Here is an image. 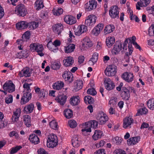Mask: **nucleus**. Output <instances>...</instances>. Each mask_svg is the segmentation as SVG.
<instances>
[{"label":"nucleus","instance_id":"1","mask_svg":"<svg viewBox=\"0 0 154 154\" xmlns=\"http://www.w3.org/2000/svg\"><path fill=\"white\" fill-rule=\"evenodd\" d=\"M15 12L19 16L24 17L27 13L26 9L22 4H19L16 7Z\"/></svg>","mask_w":154,"mask_h":154},{"label":"nucleus","instance_id":"2","mask_svg":"<svg viewBox=\"0 0 154 154\" xmlns=\"http://www.w3.org/2000/svg\"><path fill=\"white\" fill-rule=\"evenodd\" d=\"M117 67L114 65H110L108 66L105 71V75L108 76H113L115 75L117 71Z\"/></svg>","mask_w":154,"mask_h":154},{"label":"nucleus","instance_id":"3","mask_svg":"<svg viewBox=\"0 0 154 154\" xmlns=\"http://www.w3.org/2000/svg\"><path fill=\"white\" fill-rule=\"evenodd\" d=\"M3 88L5 90L9 93H11L15 90V85L11 81L6 82L3 85Z\"/></svg>","mask_w":154,"mask_h":154},{"label":"nucleus","instance_id":"4","mask_svg":"<svg viewBox=\"0 0 154 154\" xmlns=\"http://www.w3.org/2000/svg\"><path fill=\"white\" fill-rule=\"evenodd\" d=\"M118 8L117 6H114L111 7L109 11L110 16L112 18H119V11L118 10Z\"/></svg>","mask_w":154,"mask_h":154},{"label":"nucleus","instance_id":"5","mask_svg":"<svg viewBox=\"0 0 154 154\" xmlns=\"http://www.w3.org/2000/svg\"><path fill=\"white\" fill-rule=\"evenodd\" d=\"M96 17L93 15L88 16L87 18L85 20V23L86 25L91 27L94 26L96 21Z\"/></svg>","mask_w":154,"mask_h":154},{"label":"nucleus","instance_id":"6","mask_svg":"<svg viewBox=\"0 0 154 154\" xmlns=\"http://www.w3.org/2000/svg\"><path fill=\"white\" fill-rule=\"evenodd\" d=\"M104 84L106 89L107 90H111L113 89L115 87L113 81L109 78L107 77L104 79Z\"/></svg>","mask_w":154,"mask_h":154},{"label":"nucleus","instance_id":"7","mask_svg":"<svg viewBox=\"0 0 154 154\" xmlns=\"http://www.w3.org/2000/svg\"><path fill=\"white\" fill-rule=\"evenodd\" d=\"M32 73V69L28 67H26L19 72V75L20 77L24 76L27 77L30 76Z\"/></svg>","mask_w":154,"mask_h":154},{"label":"nucleus","instance_id":"8","mask_svg":"<svg viewBox=\"0 0 154 154\" xmlns=\"http://www.w3.org/2000/svg\"><path fill=\"white\" fill-rule=\"evenodd\" d=\"M122 78L128 82H132L134 80L133 74L130 72H125L122 75Z\"/></svg>","mask_w":154,"mask_h":154},{"label":"nucleus","instance_id":"9","mask_svg":"<svg viewBox=\"0 0 154 154\" xmlns=\"http://www.w3.org/2000/svg\"><path fill=\"white\" fill-rule=\"evenodd\" d=\"M97 119L101 124H103L108 120V118L106 114L103 112H101L97 115Z\"/></svg>","mask_w":154,"mask_h":154},{"label":"nucleus","instance_id":"10","mask_svg":"<svg viewBox=\"0 0 154 154\" xmlns=\"http://www.w3.org/2000/svg\"><path fill=\"white\" fill-rule=\"evenodd\" d=\"M122 48V44L120 42H116L112 51L113 54L116 55L119 54Z\"/></svg>","mask_w":154,"mask_h":154},{"label":"nucleus","instance_id":"11","mask_svg":"<svg viewBox=\"0 0 154 154\" xmlns=\"http://www.w3.org/2000/svg\"><path fill=\"white\" fill-rule=\"evenodd\" d=\"M134 120L130 117H126L123 119V127L127 128L128 127H131V125L134 123Z\"/></svg>","mask_w":154,"mask_h":154},{"label":"nucleus","instance_id":"12","mask_svg":"<svg viewBox=\"0 0 154 154\" xmlns=\"http://www.w3.org/2000/svg\"><path fill=\"white\" fill-rule=\"evenodd\" d=\"M62 77L66 81L69 83H71L73 80V76L71 72L69 71H65L62 75Z\"/></svg>","mask_w":154,"mask_h":154},{"label":"nucleus","instance_id":"13","mask_svg":"<svg viewBox=\"0 0 154 154\" xmlns=\"http://www.w3.org/2000/svg\"><path fill=\"white\" fill-rule=\"evenodd\" d=\"M32 97V94L30 92H26L23 94L21 100L22 104H24L28 102L31 99Z\"/></svg>","mask_w":154,"mask_h":154},{"label":"nucleus","instance_id":"14","mask_svg":"<svg viewBox=\"0 0 154 154\" xmlns=\"http://www.w3.org/2000/svg\"><path fill=\"white\" fill-rule=\"evenodd\" d=\"M63 25L61 23L55 25L52 27L53 31L58 35H60L61 32L63 30Z\"/></svg>","mask_w":154,"mask_h":154},{"label":"nucleus","instance_id":"15","mask_svg":"<svg viewBox=\"0 0 154 154\" xmlns=\"http://www.w3.org/2000/svg\"><path fill=\"white\" fill-rule=\"evenodd\" d=\"M97 2L94 0L90 1L89 3H87L85 5V8L88 9V11L95 9L97 6Z\"/></svg>","mask_w":154,"mask_h":154},{"label":"nucleus","instance_id":"16","mask_svg":"<svg viewBox=\"0 0 154 154\" xmlns=\"http://www.w3.org/2000/svg\"><path fill=\"white\" fill-rule=\"evenodd\" d=\"M64 20L66 23L72 25L76 23V18L75 17L69 15L65 16L64 18Z\"/></svg>","mask_w":154,"mask_h":154},{"label":"nucleus","instance_id":"17","mask_svg":"<svg viewBox=\"0 0 154 154\" xmlns=\"http://www.w3.org/2000/svg\"><path fill=\"white\" fill-rule=\"evenodd\" d=\"M150 3V0H140V2H138L136 5L137 9L140 10V6L146 7Z\"/></svg>","mask_w":154,"mask_h":154},{"label":"nucleus","instance_id":"18","mask_svg":"<svg viewBox=\"0 0 154 154\" xmlns=\"http://www.w3.org/2000/svg\"><path fill=\"white\" fill-rule=\"evenodd\" d=\"M28 23L25 21H21L16 24L17 28L18 29H24L28 26Z\"/></svg>","mask_w":154,"mask_h":154},{"label":"nucleus","instance_id":"19","mask_svg":"<svg viewBox=\"0 0 154 154\" xmlns=\"http://www.w3.org/2000/svg\"><path fill=\"white\" fill-rule=\"evenodd\" d=\"M21 113V110L20 109H16V111L14 112L13 115L11 118L13 122H17L19 119Z\"/></svg>","mask_w":154,"mask_h":154},{"label":"nucleus","instance_id":"20","mask_svg":"<svg viewBox=\"0 0 154 154\" xmlns=\"http://www.w3.org/2000/svg\"><path fill=\"white\" fill-rule=\"evenodd\" d=\"M72 144L73 147H78L80 145V141L78 136L76 135L73 136L72 140Z\"/></svg>","mask_w":154,"mask_h":154},{"label":"nucleus","instance_id":"21","mask_svg":"<svg viewBox=\"0 0 154 154\" xmlns=\"http://www.w3.org/2000/svg\"><path fill=\"white\" fill-rule=\"evenodd\" d=\"M140 137L139 136L132 137L127 140V143L130 145H134L140 141Z\"/></svg>","mask_w":154,"mask_h":154},{"label":"nucleus","instance_id":"22","mask_svg":"<svg viewBox=\"0 0 154 154\" xmlns=\"http://www.w3.org/2000/svg\"><path fill=\"white\" fill-rule=\"evenodd\" d=\"M67 96L64 94H62L58 96L55 100L61 105H63L66 101Z\"/></svg>","mask_w":154,"mask_h":154},{"label":"nucleus","instance_id":"23","mask_svg":"<svg viewBox=\"0 0 154 154\" xmlns=\"http://www.w3.org/2000/svg\"><path fill=\"white\" fill-rule=\"evenodd\" d=\"M83 83L81 80H77L74 83L73 91H77L81 89L82 87Z\"/></svg>","mask_w":154,"mask_h":154},{"label":"nucleus","instance_id":"24","mask_svg":"<svg viewBox=\"0 0 154 154\" xmlns=\"http://www.w3.org/2000/svg\"><path fill=\"white\" fill-rule=\"evenodd\" d=\"M34 108V104L32 103L26 106L24 108L23 111L25 113L28 114L32 112Z\"/></svg>","mask_w":154,"mask_h":154},{"label":"nucleus","instance_id":"25","mask_svg":"<svg viewBox=\"0 0 154 154\" xmlns=\"http://www.w3.org/2000/svg\"><path fill=\"white\" fill-rule=\"evenodd\" d=\"M85 128L90 127L91 128H95L97 126L98 122L96 120H93L85 122Z\"/></svg>","mask_w":154,"mask_h":154},{"label":"nucleus","instance_id":"26","mask_svg":"<svg viewBox=\"0 0 154 154\" xmlns=\"http://www.w3.org/2000/svg\"><path fill=\"white\" fill-rule=\"evenodd\" d=\"M29 139L31 142L34 144H38L39 142V138L35 134H32L30 135Z\"/></svg>","mask_w":154,"mask_h":154},{"label":"nucleus","instance_id":"27","mask_svg":"<svg viewBox=\"0 0 154 154\" xmlns=\"http://www.w3.org/2000/svg\"><path fill=\"white\" fill-rule=\"evenodd\" d=\"M64 65L66 66H70L72 65L74 62V60L72 57L69 56L63 60Z\"/></svg>","mask_w":154,"mask_h":154},{"label":"nucleus","instance_id":"28","mask_svg":"<svg viewBox=\"0 0 154 154\" xmlns=\"http://www.w3.org/2000/svg\"><path fill=\"white\" fill-rule=\"evenodd\" d=\"M80 98L78 96H73L70 99V103L72 106H76L80 102Z\"/></svg>","mask_w":154,"mask_h":154},{"label":"nucleus","instance_id":"29","mask_svg":"<svg viewBox=\"0 0 154 154\" xmlns=\"http://www.w3.org/2000/svg\"><path fill=\"white\" fill-rule=\"evenodd\" d=\"M87 31V26L84 25H82L80 26L78 31L75 32V33L76 35H79L82 33L86 32Z\"/></svg>","mask_w":154,"mask_h":154},{"label":"nucleus","instance_id":"30","mask_svg":"<svg viewBox=\"0 0 154 154\" xmlns=\"http://www.w3.org/2000/svg\"><path fill=\"white\" fill-rule=\"evenodd\" d=\"M98 55L97 53L93 54L92 58L89 61L90 64L94 65L97 62L98 59Z\"/></svg>","mask_w":154,"mask_h":154},{"label":"nucleus","instance_id":"31","mask_svg":"<svg viewBox=\"0 0 154 154\" xmlns=\"http://www.w3.org/2000/svg\"><path fill=\"white\" fill-rule=\"evenodd\" d=\"M64 85V83L62 82L58 81L53 84V87L54 89L59 90L63 88Z\"/></svg>","mask_w":154,"mask_h":154},{"label":"nucleus","instance_id":"32","mask_svg":"<svg viewBox=\"0 0 154 154\" xmlns=\"http://www.w3.org/2000/svg\"><path fill=\"white\" fill-rule=\"evenodd\" d=\"M23 119L25 125L27 127L31 126V118L28 115H25L23 116Z\"/></svg>","mask_w":154,"mask_h":154},{"label":"nucleus","instance_id":"33","mask_svg":"<svg viewBox=\"0 0 154 154\" xmlns=\"http://www.w3.org/2000/svg\"><path fill=\"white\" fill-rule=\"evenodd\" d=\"M103 133L102 131L100 130H96L94 134L92 136L93 139L96 140L100 138L102 136Z\"/></svg>","mask_w":154,"mask_h":154},{"label":"nucleus","instance_id":"34","mask_svg":"<svg viewBox=\"0 0 154 154\" xmlns=\"http://www.w3.org/2000/svg\"><path fill=\"white\" fill-rule=\"evenodd\" d=\"M43 49V46L42 45L37 44L35 51L38 52V54L41 57L43 56L44 55V54L42 52Z\"/></svg>","mask_w":154,"mask_h":154},{"label":"nucleus","instance_id":"35","mask_svg":"<svg viewBox=\"0 0 154 154\" xmlns=\"http://www.w3.org/2000/svg\"><path fill=\"white\" fill-rule=\"evenodd\" d=\"M115 42V39L114 37H108L106 39V45L110 48L112 45Z\"/></svg>","mask_w":154,"mask_h":154},{"label":"nucleus","instance_id":"36","mask_svg":"<svg viewBox=\"0 0 154 154\" xmlns=\"http://www.w3.org/2000/svg\"><path fill=\"white\" fill-rule=\"evenodd\" d=\"M58 140L47 141V146L49 148H53L57 145Z\"/></svg>","mask_w":154,"mask_h":154},{"label":"nucleus","instance_id":"37","mask_svg":"<svg viewBox=\"0 0 154 154\" xmlns=\"http://www.w3.org/2000/svg\"><path fill=\"white\" fill-rule=\"evenodd\" d=\"M44 6L42 0H37L35 2V8L37 10L42 8Z\"/></svg>","mask_w":154,"mask_h":154},{"label":"nucleus","instance_id":"38","mask_svg":"<svg viewBox=\"0 0 154 154\" xmlns=\"http://www.w3.org/2000/svg\"><path fill=\"white\" fill-rule=\"evenodd\" d=\"M64 114L66 118H71L73 116L72 111L70 109H66L64 111Z\"/></svg>","mask_w":154,"mask_h":154},{"label":"nucleus","instance_id":"39","mask_svg":"<svg viewBox=\"0 0 154 154\" xmlns=\"http://www.w3.org/2000/svg\"><path fill=\"white\" fill-rule=\"evenodd\" d=\"M115 29V27L113 25H111L106 26L104 29V32L106 34L109 33L113 32Z\"/></svg>","mask_w":154,"mask_h":154},{"label":"nucleus","instance_id":"40","mask_svg":"<svg viewBox=\"0 0 154 154\" xmlns=\"http://www.w3.org/2000/svg\"><path fill=\"white\" fill-rule=\"evenodd\" d=\"M75 48V45L73 44H70L66 48L65 52L70 53L73 52Z\"/></svg>","mask_w":154,"mask_h":154},{"label":"nucleus","instance_id":"41","mask_svg":"<svg viewBox=\"0 0 154 154\" xmlns=\"http://www.w3.org/2000/svg\"><path fill=\"white\" fill-rule=\"evenodd\" d=\"M84 100L86 103L88 102V103L90 104H93L94 101L93 98L90 96H85L84 97Z\"/></svg>","mask_w":154,"mask_h":154},{"label":"nucleus","instance_id":"42","mask_svg":"<svg viewBox=\"0 0 154 154\" xmlns=\"http://www.w3.org/2000/svg\"><path fill=\"white\" fill-rule=\"evenodd\" d=\"M28 26L30 29H34L38 26V23L35 21H32L28 23Z\"/></svg>","mask_w":154,"mask_h":154},{"label":"nucleus","instance_id":"43","mask_svg":"<svg viewBox=\"0 0 154 154\" xmlns=\"http://www.w3.org/2000/svg\"><path fill=\"white\" fill-rule=\"evenodd\" d=\"M126 92H122L121 96L122 98L125 100H128L130 97L129 91L126 90Z\"/></svg>","mask_w":154,"mask_h":154},{"label":"nucleus","instance_id":"44","mask_svg":"<svg viewBox=\"0 0 154 154\" xmlns=\"http://www.w3.org/2000/svg\"><path fill=\"white\" fill-rule=\"evenodd\" d=\"M147 112V109L145 107H143L138 110L136 114V116H139L141 115L145 114H146Z\"/></svg>","mask_w":154,"mask_h":154},{"label":"nucleus","instance_id":"45","mask_svg":"<svg viewBox=\"0 0 154 154\" xmlns=\"http://www.w3.org/2000/svg\"><path fill=\"white\" fill-rule=\"evenodd\" d=\"M147 105L148 107L152 110L154 109V99L149 100L147 102Z\"/></svg>","mask_w":154,"mask_h":154},{"label":"nucleus","instance_id":"46","mask_svg":"<svg viewBox=\"0 0 154 154\" xmlns=\"http://www.w3.org/2000/svg\"><path fill=\"white\" fill-rule=\"evenodd\" d=\"M60 62H54L51 64V67L54 70H57L60 68Z\"/></svg>","mask_w":154,"mask_h":154},{"label":"nucleus","instance_id":"47","mask_svg":"<svg viewBox=\"0 0 154 154\" xmlns=\"http://www.w3.org/2000/svg\"><path fill=\"white\" fill-rule=\"evenodd\" d=\"M27 54L26 53L25 51H23L18 54L17 57L18 58L20 59L24 57L26 58L28 56Z\"/></svg>","mask_w":154,"mask_h":154},{"label":"nucleus","instance_id":"48","mask_svg":"<svg viewBox=\"0 0 154 154\" xmlns=\"http://www.w3.org/2000/svg\"><path fill=\"white\" fill-rule=\"evenodd\" d=\"M87 45H82L81 47V49L82 51H84L86 49V48H90L91 47L92 45V42L90 41L87 43Z\"/></svg>","mask_w":154,"mask_h":154},{"label":"nucleus","instance_id":"49","mask_svg":"<svg viewBox=\"0 0 154 154\" xmlns=\"http://www.w3.org/2000/svg\"><path fill=\"white\" fill-rule=\"evenodd\" d=\"M49 125L51 128L55 130L58 128L57 124L54 120H53L51 122L49 123Z\"/></svg>","mask_w":154,"mask_h":154},{"label":"nucleus","instance_id":"50","mask_svg":"<svg viewBox=\"0 0 154 154\" xmlns=\"http://www.w3.org/2000/svg\"><path fill=\"white\" fill-rule=\"evenodd\" d=\"M69 126L71 128H74L77 126V124L76 122L73 120H71L68 121Z\"/></svg>","mask_w":154,"mask_h":154},{"label":"nucleus","instance_id":"51","mask_svg":"<svg viewBox=\"0 0 154 154\" xmlns=\"http://www.w3.org/2000/svg\"><path fill=\"white\" fill-rule=\"evenodd\" d=\"M47 140H58L57 136L54 134H51L48 135Z\"/></svg>","mask_w":154,"mask_h":154},{"label":"nucleus","instance_id":"52","mask_svg":"<svg viewBox=\"0 0 154 154\" xmlns=\"http://www.w3.org/2000/svg\"><path fill=\"white\" fill-rule=\"evenodd\" d=\"M30 33L29 31H26L25 33H24L22 36V40L24 41L25 40L23 39L24 38L25 39L27 40L29 39L30 38Z\"/></svg>","mask_w":154,"mask_h":154},{"label":"nucleus","instance_id":"53","mask_svg":"<svg viewBox=\"0 0 154 154\" xmlns=\"http://www.w3.org/2000/svg\"><path fill=\"white\" fill-rule=\"evenodd\" d=\"M21 148V146H17L14 147L12 148L10 151L11 154H13L16 153L17 151L19 150Z\"/></svg>","mask_w":154,"mask_h":154},{"label":"nucleus","instance_id":"54","mask_svg":"<svg viewBox=\"0 0 154 154\" xmlns=\"http://www.w3.org/2000/svg\"><path fill=\"white\" fill-rule=\"evenodd\" d=\"M5 102L7 104L10 103L13 101V97L11 95H9L8 97L5 98Z\"/></svg>","mask_w":154,"mask_h":154},{"label":"nucleus","instance_id":"55","mask_svg":"<svg viewBox=\"0 0 154 154\" xmlns=\"http://www.w3.org/2000/svg\"><path fill=\"white\" fill-rule=\"evenodd\" d=\"M113 142L116 145H119L121 143L122 140L118 137H116L113 139Z\"/></svg>","mask_w":154,"mask_h":154},{"label":"nucleus","instance_id":"56","mask_svg":"<svg viewBox=\"0 0 154 154\" xmlns=\"http://www.w3.org/2000/svg\"><path fill=\"white\" fill-rule=\"evenodd\" d=\"M128 38L126 39L124 42L123 44V47L122 48L123 50H122L121 51V52H122V54H123L124 52H125V51H126L127 47L126 46H127L128 43Z\"/></svg>","mask_w":154,"mask_h":154},{"label":"nucleus","instance_id":"57","mask_svg":"<svg viewBox=\"0 0 154 154\" xmlns=\"http://www.w3.org/2000/svg\"><path fill=\"white\" fill-rule=\"evenodd\" d=\"M88 94H90L93 95H95L97 94V92L94 88H89L87 91Z\"/></svg>","mask_w":154,"mask_h":154},{"label":"nucleus","instance_id":"58","mask_svg":"<svg viewBox=\"0 0 154 154\" xmlns=\"http://www.w3.org/2000/svg\"><path fill=\"white\" fill-rule=\"evenodd\" d=\"M146 10L148 13L149 14H154V6H152L151 7H147Z\"/></svg>","mask_w":154,"mask_h":154},{"label":"nucleus","instance_id":"59","mask_svg":"<svg viewBox=\"0 0 154 154\" xmlns=\"http://www.w3.org/2000/svg\"><path fill=\"white\" fill-rule=\"evenodd\" d=\"M63 12V10L61 8L58 9L55 11L54 12V15L59 16L62 14Z\"/></svg>","mask_w":154,"mask_h":154},{"label":"nucleus","instance_id":"60","mask_svg":"<svg viewBox=\"0 0 154 154\" xmlns=\"http://www.w3.org/2000/svg\"><path fill=\"white\" fill-rule=\"evenodd\" d=\"M109 103L110 104L111 108H115V106L116 104L115 100L112 99L110 100L109 101Z\"/></svg>","mask_w":154,"mask_h":154},{"label":"nucleus","instance_id":"61","mask_svg":"<svg viewBox=\"0 0 154 154\" xmlns=\"http://www.w3.org/2000/svg\"><path fill=\"white\" fill-rule=\"evenodd\" d=\"M104 27V24L103 23L98 24L95 27L100 32L102 31Z\"/></svg>","mask_w":154,"mask_h":154},{"label":"nucleus","instance_id":"62","mask_svg":"<svg viewBox=\"0 0 154 154\" xmlns=\"http://www.w3.org/2000/svg\"><path fill=\"white\" fill-rule=\"evenodd\" d=\"M104 27V24L103 23L98 24L95 27L100 32L102 31Z\"/></svg>","mask_w":154,"mask_h":154},{"label":"nucleus","instance_id":"63","mask_svg":"<svg viewBox=\"0 0 154 154\" xmlns=\"http://www.w3.org/2000/svg\"><path fill=\"white\" fill-rule=\"evenodd\" d=\"M149 34L150 36L154 35V30L151 26L149 27Z\"/></svg>","mask_w":154,"mask_h":154},{"label":"nucleus","instance_id":"64","mask_svg":"<svg viewBox=\"0 0 154 154\" xmlns=\"http://www.w3.org/2000/svg\"><path fill=\"white\" fill-rule=\"evenodd\" d=\"M100 31L98 30L95 27L94 28L92 31L93 34L96 36L100 34Z\"/></svg>","mask_w":154,"mask_h":154}]
</instances>
